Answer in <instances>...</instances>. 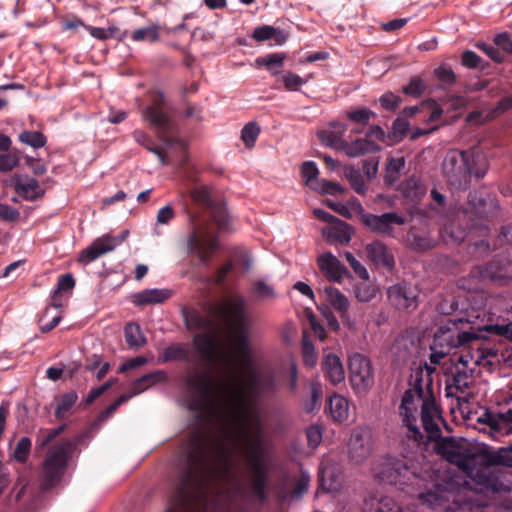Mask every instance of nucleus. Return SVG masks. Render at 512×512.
<instances>
[{"instance_id":"nucleus-1","label":"nucleus","mask_w":512,"mask_h":512,"mask_svg":"<svg viewBox=\"0 0 512 512\" xmlns=\"http://www.w3.org/2000/svg\"><path fill=\"white\" fill-rule=\"evenodd\" d=\"M235 466L221 440L194 432L177 460V475L166 512H250L247 491L239 482L228 483Z\"/></svg>"},{"instance_id":"nucleus-2","label":"nucleus","mask_w":512,"mask_h":512,"mask_svg":"<svg viewBox=\"0 0 512 512\" xmlns=\"http://www.w3.org/2000/svg\"><path fill=\"white\" fill-rule=\"evenodd\" d=\"M182 316L189 331H203L193 337V346L206 366V370L193 369L185 377V385L193 394L191 408L200 412L213 411L233 403L240 395L247 396L242 388L234 389L229 382H217L214 369L218 361V349L210 332L215 323L209 313L195 308H182Z\"/></svg>"},{"instance_id":"nucleus-3","label":"nucleus","mask_w":512,"mask_h":512,"mask_svg":"<svg viewBox=\"0 0 512 512\" xmlns=\"http://www.w3.org/2000/svg\"><path fill=\"white\" fill-rule=\"evenodd\" d=\"M235 412V448L246 461L251 472L253 493L264 501L267 497L268 450L265 442L262 420L259 412L247 399L240 395L228 404Z\"/></svg>"},{"instance_id":"nucleus-4","label":"nucleus","mask_w":512,"mask_h":512,"mask_svg":"<svg viewBox=\"0 0 512 512\" xmlns=\"http://www.w3.org/2000/svg\"><path fill=\"white\" fill-rule=\"evenodd\" d=\"M437 453L462 470L479 487L480 491L495 493L509 490V485L494 473L493 467L512 468V450L510 448L472 451L454 438L448 437L438 442Z\"/></svg>"},{"instance_id":"nucleus-5","label":"nucleus","mask_w":512,"mask_h":512,"mask_svg":"<svg viewBox=\"0 0 512 512\" xmlns=\"http://www.w3.org/2000/svg\"><path fill=\"white\" fill-rule=\"evenodd\" d=\"M435 368L427 363L414 369L411 373L410 389L405 391L399 407L404 425L408 428L409 437L416 442L423 440V434L417 426V401H421V422L430 440L441 437V429L437 419H441L440 410L435 402L432 375Z\"/></svg>"},{"instance_id":"nucleus-6","label":"nucleus","mask_w":512,"mask_h":512,"mask_svg":"<svg viewBox=\"0 0 512 512\" xmlns=\"http://www.w3.org/2000/svg\"><path fill=\"white\" fill-rule=\"evenodd\" d=\"M435 368L427 363L414 369L411 373L410 389L405 391L399 407L404 425L408 428L409 437L416 442L423 440V434L417 426V401H421V422L430 440L441 437V429L437 419H441L440 410L435 402L432 375Z\"/></svg>"},{"instance_id":"nucleus-7","label":"nucleus","mask_w":512,"mask_h":512,"mask_svg":"<svg viewBox=\"0 0 512 512\" xmlns=\"http://www.w3.org/2000/svg\"><path fill=\"white\" fill-rule=\"evenodd\" d=\"M466 489L457 476L445 475L432 487L418 495L423 506L435 512H484V507L475 504L466 496ZM363 512H403L389 496H370L365 499Z\"/></svg>"},{"instance_id":"nucleus-8","label":"nucleus","mask_w":512,"mask_h":512,"mask_svg":"<svg viewBox=\"0 0 512 512\" xmlns=\"http://www.w3.org/2000/svg\"><path fill=\"white\" fill-rule=\"evenodd\" d=\"M193 200L205 210L208 220L199 221L192 217L193 229L188 237V250L198 256L199 262L208 265L217 249V235L212 229L211 223L215 224L219 231L228 227V214L225 206L215 203L207 187H200L192 192Z\"/></svg>"},{"instance_id":"nucleus-9","label":"nucleus","mask_w":512,"mask_h":512,"mask_svg":"<svg viewBox=\"0 0 512 512\" xmlns=\"http://www.w3.org/2000/svg\"><path fill=\"white\" fill-rule=\"evenodd\" d=\"M486 159L472 151L450 150L442 162V174L447 184L456 190L468 189L471 176L481 179L486 175Z\"/></svg>"},{"instance_id":"nucleus-10","label":"nucleus","mask_w":512,"mask_h":512,"mask_svg":"<svg viewBox=\"0 0 512 512\" xmlns=\"http://www.w3.org/2000/svg\"><path fill=\"white\" fill-rule=\"evenodd\" d=\"M170 111L171 107L164 93L156 90L150 94V103L143 110V118L167 146L180 145L182 141L173 135L175 122Z\"/></svg>"},{"instance_id":"nucleus-11","label":"nucleus","mask_w":512,"mask_h":512,"mask_svg":"<svg viewBox=\"0 0 512 512\" xmlns=\"http://www.w3.org/2000/svg\"><path fill=\"white\" fill-rule=\"evenodd\" d=\"M372 472L379 482L399 488L418 478L415 463L406 457L383 456L374 462Z\"/></svg>"},{"instance_id":"nucleus-12","label":"nucleus","mask_w":512,"mask_h":512,"mask_svg":"<svg viewBox=\"0 0 512 512\" xmlns=\"http://www.w3.org/2000/svg\"><path fill=\"white\" fill-rule=\"evenodd\" d=\"M75 447L69 439H61L49 447L43 461L41 486L44 490H50L61 481Z\"/></svg>"},{"instance_id":"nucleus-13","label":"nucleus","mask_w":512,"mask_h":512,"mask_svg":"<svg viewBox=\"0 0 512 512\" xmlns=\"http://www.w3.org/2000/svg\"><path fill=\"white\" fill-rule=\"evenodd\" d=\"M449 322L458 329L459 324H474L475 328L479 331H485L491 335L499 336L509 340L512 334V322H507L505 319H494V315L488 313L486 310L474 309L464 316H455Z\"/></svg>"},{"instance_id":"nucleus-14","label":"nucleus","mask_w":512,"mask_h":512,"mask_svg":"<svg viewBox=\"0 0 512 512\" xmlns=\"http://www.w3.org/2000/svg\"><path fill=\"white\" fill-rule=\"evenodd\" d=\"M496 209L494 200H486L479 196L477 192H470L468 195L467 206L463 210L464 220H468L469 230L479 228L480 231L486 232L488 225L486 224L494 217L493 210Z\"/></svg>"},{"instance_id":"nucleus-15","label":"nucleus","mask_w":512,"mask_h":512,"mask_svg":"<svg viewBox=\"0 0 512 512\" xmlns=\"http://www.w3.org/2000/svg\"><path fill=\"white\" fill-rule=\"evenodd\" d=\"M349 381L356 393H365L374 385V372L370 359L354 353L348 359Z\"/></svg>"},{"instance_id":"nucleus-16","label":"nucleus","mask_w":512,"mask_h":512,"mask_svg":"<svg viewBox=\"0 0 512 512\" xmlns=\"http://www.w3.org/2000/svg\"><path fill=\"white\" fill-rule=\"evenodd\" d=\"M374 449L373 434L369 427L358 426L352 430L348 443V457L354 464L367 460Z\"/></svg>"},{"instance_id":"nucleus-17","label":"nucleus","mask_w":512,"mask_h":512,"mask_svg":"<svg viewBox=\"0 0 512 512\" xmlns=\"http://www.w3.org/2000/svg\"><path fill=\"white\" fill-rule=\"evenodd\" d=\"M362 224L372 233L384 236H394V226H402L406 218L396 212H385L380 215L365 213L361 215Z\"/></svg>"},{"instance_id":"nucleus-18","label":"nucleus","mask_w":512,"mask_h":512,"mask_svg":"<svg viewBox=\"0 0 512 512\" xmlns=\"http://www.w3.org/2000/svg\"><path fill=\"white\" fill-rule=\"evenodd\" d=\"M503 277L500 270L493 264L475 266L467 277L458 280V287L468 292H478L489 282L498 281Z\"/></svg>"},{"instance_id":"nucleus-19","label":"nucleus","mask_w":512,"mask_h":512,"mask_svg":"<svg viewBox=\"0 0 512 512\" xmlns=\"http://www.w3.org/2000/svg\"><path fill=\"white\" fill-rule=\"evenodd\" d=\"M388 299L397 310L414 311L418 306V293L414 287L406 283H398L387 291Z\"/></svg>"},{"instance_id":"nucleus-20","label":"nucleus","mask_w":512,"mask_h":512,"mask_svg":"<svg viewBox=\"0 0 512 512\" xmlns=\"http://www.w3.org/2000/svg\"><path fill=\"white\" fill-rule=\"evenodd\" d=\"M478 421L490 428L493 437L512 435V408L501 413L486 411Z\"/></svg>"},{"instance_id":"nucleus-21","label":"nucleus","mask_w":512,"mask_h":512,"mask_svg":"<svg viewBox=\"0 0 512 512\" xmlns=\"http://www.w3.org/2000/svg\"><path fill=\"white\" fill-rule=\"evenodd\" d=\"M368 259L377 267L389 272L395 268V259L388 247L381 241L375 240L365 246Z\"/></svg>"},{"instance_id":"nucleus-22","label":"nucleus","mask_w":512,"mask_h":512,"mask_svg":"<svg viewBox=\"0 0 512 512\" xmlns=\"http://www.w3.org/2000/svg\"><path fill=\"white\" fill-rule=\"evenodd\" d=\"M247 389L251 396L275 392L277 385L274 374L272 372L251 371L248 376Z\"/></svg>"},{"instance_id":"nucleus-23","label":"nucleus","mask_w":512,"mask_h":512,"mask_svg":"<svg viewBox=\"0 0 512 512\" xmlns=\"http://www.w3.org/2000/svg\"><path fill=\"white\" fill-rule=\"evenodd\" d=\"M320 271L331 282H340L348 275L347 268L330 252H325L317 260Z\"/></svg>"},{"instance_id":"nucleus-24","label":"nucleus","mask_w":512,"mask_h":512,"mask_svg":"<svg viewBox=\"0 0 512 512\" xmlns=\"http://www.w3.org/2000/svg\"><path fill=\"white\" fill-rule=\"evenodd\" d=\"M471 330L468 331H458L456 334L451 332V329L448 328L446 334V338L448 341L449 347H467L472 350H476V348H481V336L476 332L478 331L475 328L474 324H471Z\"/></svg>"},{"instance_id":"nucleus-25","label":"nucleus","mask_w":512,"mask_h":512,"mask_svg":"<svg viewBox=\"0 0 512 512\" xmlns=\"http://www.w3.org/2000/svg\"><path fill=\"white\" fill-rule=\"evenodd\" d=\"M321 369L325 378L332 384L338 385L345 379V372L340 358L334 353H327L322 362Z\"/></svg>"},{"instance_id":"nucleus-26","label":"nucleus","mask_w":512,"mask_h":512,"mask_svg":"<svg viewBox=\"0 0 512 512\" xmlns=\"http://www.w3.org/2000/svg\"><path fill=\"white\" fill-rule=\"evenodd\" d=\"M115 247L113 239L109 236L98 238L92 242L86 249L82 250L79 255V262L88 264L102 255L112 251Z\"/></svg>"},{"instance_id":"nucleus-27","label":"nucleus","mask_w":512,"mask_h":512,"mask_svg":"<svg viewBox=\"0 0 512 512\" xmlns=\"http://www.w3.org/2000/svg\"><path fill=\"white\" fill-rule=\"evenodd\" d=\"M473 372L474 370L466 364L453 365L450 370L452 384H447L446 390L449 391L451 388H455L457 391L465 392L473 383Z\"/></svg>"},{"instance_id":"nucleus-28","label":"nucleus","mask_w":512,"mask_h":512,"mask_svg":"<svg viewBox=\"0 0 512 512\" xmlns=\"http://www.w3.org/2000/svg\"><path fill=\"white\" fill-rule=\"evenodd\" d=\"M352 233L353 230L351 226L341 220H337L333 225L322 230L323 237L330 244H348L351 240Z\"/></svg>"},{"instance_id":"nucleus-29","label":"nucleus","mask_w":512,"mask_h":512,"mask_svg":"<svg viewBox=\"0 0 512 512\" xmlns=\"http://www.w3.org/2000/svg\"><path fill=\"white\" fill-rule=\"evenodd\" d=\"M406 245L412 251L425 252L434 248L436 241L428 233L412 227L407 233Z\"/></svg>"},{"instance_id":"nucleus-30","label":"nucleus","mask_w":512,"mask_h":512,"mask_svg":"<svg viewBox=\"0 0 512 512\" xmlns=\"http://www.w3.org/2000/svg\"><path fill=\"white\" fill-rule=\"evenodd\" d=\"M171 296L168 289H146L133 295V303L137 306L163 303Z\"/></svg>"},{"instance_id":"nucleus-31","label":"nucleus","mask_w":512,"mask_h":512,"mask_svg":"<svg viewBox=\"0 0 512 512\" xmlns=\"http://www.w3.org/2000/svg\"><path fill=\"white\" fill-rule=\"evenodd\" d=\"M289 37V34L282 29L270 25L258 26L252 33V38L257 42L274 40L276 45H283Z\"/></svg>"},{"instance_id":"nucleus-32","label":"nucleus","mask_w":512,"mask_h":512,"mask_svg":"<svg viewBox=\"0 0 512 512\" xmlns=\"http://www.w3.org/2000/svg\"><path fill=\"white\" fill-rule=\"evenodd\" d=\"M219 312L229 322L241 318L248 314L246 300L242 296L237 295L220 306Z\"/></svg>"},{"instance_id":"nucleus-33","label":"nucleus","mask_w":512,"mask_h":512,"mask_svg":"<svg viewBox=\"0 0 512 512\" xmlns=\"http://www.w3.org/2000/svg\"><path fill=\"white\" fill-rule=\"evenodd\" d=\"M381 147L373 140L367 138H359L355 141L348 143L343 150L349 157H359L366 153H373L380 151Z\"/></svg>"},{"instance_id":"nucleus-34","label":"nucleus","mask_w":512,"mask_h":512,"mask_svg":"<svg viewBox=\"0 0 512 512\" xmlns=\"http://www.w3.org/2000/svg\"><path fill=\"white\" fill-rule=\"evenodd\" d=\"M15 191L24 199L33 201L43 196L44 192L39 189V182L35 178H27L23 183L20 176H15Z\"/></svg>"},{"instance_id":"nucleus-35","label":"nucleus","mask_w":512,"mask_h":512,"mask_svg":"<svg viewBox=\"0 0 512 512\" xmlns=\"http://www.w3.org/2000/svg\"><path fill=\"white\" fill-rule=\"evenodd\" d=\"M167 380V373L163 370H156L147 374H144L140 378L136 379L131 384V390L133 394H140L149 387Z\"/></svg>"},{"instance_id":"nucleus-36","label":"nucleus","mask_w":512,"mask_h":512,"mask_svg":"<svg viewBox=\"0 0 512 512\" xmlns=\"http://www.w3.org/2000/svg\"><path fill=\"white\" fill-rule=\"evenodd\" d=\"M66 429V424H62L56 428H40L35 434V450L38 453L50 445L59 435Z\"/></svg>"},{"instance_id":"nucleus-37","label":"nucleus","mask_w":512,"mask_h":512,"mask_svg":"<svg viewBox=\"0 0 512 512\" xmlns=\"http://www.w3.org/2000/svg\"><path fill=\"white\" fill-rule=\"evenodd\" d=\"M190 360V350L185 343H176L167 346L159 356V361L166 363L170 361H185Z\"/></svg>"},{"instance_id":"nucleus-38","label":"nucleus","mask_w":512,"mask_h":512,"mask_svg":"<svg viewBox=\"0 0 512 512\" xmlns=\"http://www.w3.org/2000/svg\"><path fill=\"white\" fill-rule=\"evenodd\" d=\"M287 55L283 52L270 53L256 58L257 67H265L272 75L276 76L282 71Z\"/></svg>"},{"instance_id":"nucleus-39","label":"nucleus","mask_w":512,"mask_h":512,"mask_svg":"<svg viewBox=\"0 0 512 512\" xmlns=\"http://www.w3.org/2000/svg\"><path fill=\"white\" fill-rule=\"evenodd\" d=\"M327 300L330 305L338 311L342 320L348 317L349 300L342 294L337 288L327 287L325 288Z\"/></svg>"},{"instance_id":"nucleus-40","label":"nucleus","mask_w":512,"mask_h":512,"mask_svg":"<svg viewBox=\"0 0 512 512\" xmlns=\"http://www.w3.org/2000/svg\"><path fill=\"white\" fill-rule=\"evenodd\" d=\"M125 342L130 349L138 350L146 345L147 340L137 323H127L124 327Z\"/></svg>"},{"instance_id":"nucleus-41","label":"nucleus","mask_w":512,"mask_h":512,"mask_svg":"<svg viewBox=\"0 0 512 512\" xmlns=\"http://www.w3.org/2000/svg\"><path fill=\"white\" fill-rule=\"evenodd\" d=\"M344 132L345 127L343 126L340 131L321 130L317 135L323 145L343 151L346 147V141L342 138Z\"/></svg>"},{"instance_id":"nucleus-42","label":"nucleus","mask_w":512,"mask_h":512,"mask_svg":"<svg viewBox=\"0 0 512 512\" xmlns=\"http://www.w3.org/2000/svg\"><path fill=\"white\" fill-rule=\"evenodd\" d=\"M161 26L158 24H150L146 27L138 28L130 34V38L134 42H150L154 43L160 39Z\"/></svg>"},{"instance_id":"nucleus-43","label":"nucleus","mask_w":512,"mask_h":512,"mask_svg":"<svg viewBox=\"0 0 512 512\" xmlns=\"http://www.w3.org/2000/svg\"><path fill=\"white\" fill-rule=\"evenodd\" d=\"M31 449V439L27 436H23L16 443L13 451L10 454V459L20 464H26L29 460Z\"/></svg>"},{"instance_id":"nucleus-44","label":"nucleus","mask_w":512,"mask_h":512,"mask_svg":"<svg viewBox=\"0 0 512 512\" xmlns=\"http://www.w3.org/2000/svg\"><path fill=\"white\" fill-rule=\"evenodd\" d=\"M453 347L448 346V341L445 333L436 335L433 345L431 346L432 353L430 354V362L432 364H440L441 360L450 352Z\"/></svg>"},{"instance_id":"nucleus-45","label":"nucleus","mask_w":512,"mask_h":512,"mask_svg":"<svg viewBox=\"0 0 512 512\" xmlns=\"http://www.w3.org/2000/svg\"><path fill=\"white\" fill-rule=\"evenodd\" d=\"M344 175L357 194L364 196L367 193L368 188L359 169L354 166H347L344 169Z\"/></svg>"},{"instance_id":"nucleus-46","label":"nucleus","mask_w":512,"mask_h":512,"mask_svg":"<svg viewBox=\"0 0 512 512\" xmlns=\"http://www.w3.org/2000/svg\"><path fill=\"white\" fill-rule=\"evenodd\" d=\"M476 354L475 364L492 366L498 361V350L494 347L487 346L483 340H481V348H476ZM470 358L473 359L474 356Z\"/></svg>"},{"instance_id":"nucleus-47","label":"nucleus","mask_w":512,"mask_h":512,"mask_svg":"<svg viewBox=\"0 0 512 512\" xmlns=\"http://www.w3.org/2000/svg\"><path fill=\"white\" fill-rule=\"evenodd\" d=\"M329 408L334 420L342 422L348 417V402L339 395H334L329 400Z\"/></svg>"},{"instance_id":"nucleus-48","label":"nucleus","mask_w":512,"mask_h":512,"mask_svg":"<svg viewBox=\"0 0 512 512\" xmlns=\"http://www.w3.org/2000/svg\"><path fill=\"white\" fill-rule=\"evenodd\" d=\"M75 286V279L71 274H64L58 278L57 287L52 295V305L55 308L62 306L59 296L62 292L71 291Z\"/></svg>"},{"instance_id":"nucleus-49","label":"nucleus","mask_w":512,"mask_h":512,"mask_svg":"<svg viewBox=\"0 0 512 512\" xmlns=\"http://www.w3.org/2000/svg\"><path fill=\"white\" fill-rule=\"evenodd\" d=\"M78 400V395L75 391H71L61 395L59 403L55 409V417L62 420L66 417L67 412L74 406Z\"/></svg>"},{"instance_id":"nucleus-50","label":"nucleus","mask_w":512,"mask_h":512,"mask_svg":"<svg viewBox=\"0 0 512 512\" xmlns=\"http://www.w3.org/2000/svg\"><path fill=\"white\" fill-rule=\"evenodd\" d=\"M18 139L21 143L29 145L34 149L42 148L47 143L46 136L39 131L25 130L19 134Z\"/></svg>"},{"instance_id":"nucleus-51","label":"nucleus","mask_w":512,"mask_h":512,"mask_svg":"<svg viewBox=\"0 0 512 512\" xmlns=\"http://www.w3.org/2000/svg\"><path fill=\"white\" fill-rule=\"evenodd\" d=\"M235 350L244 364L251 363V347L248 334L235 335Z\"/></svg>"},{"instance_id":"nucleus-52","label":"nucleus","mask_w":512,"mask_h":512,"mask_svg":"<svg viewBox=\"0 0 512 512\" xmlns=\"http://www.w3.org/2000/svg\"><path fill=\"white\" fill-rule=\"evenodd\" d=\"M404 166L405 160L403 157L390 158L386 164L385 183L393 185L398 180V175Z\"/></svg>"},{"instance_id":"nucleus-53","label":"nucleus","mask_w":512,"mask_h":512,"mask_svg":"<svg viewBox=\"0 0 512 512\" xmlns=\"http://www.w3.org/2000/svg\"><path fill=\"white\" fill-rule=\"evenodd\" d=\"M21 152L18 149H10L0 155V171L9 172L18 166Z\"/></svg>"},{"instance_id":"nucleus-54","label":"nucleus","mask_w":512,"mask_h":512,"mask_svg":"<svg viewBox=\"0 0 512 512\" xmlns=\"http://www.w3.org/2000/svg\"><path fill=\"white\" fill-rule=\"evenodd\" d=\"M260 126L256 122L247 123L241 131V140L247 148H252L260 134Z\"/></svg>"},{"instance_id":"nucleus-55","label":"nucleus","mask_w":512,"mask_h":512,"mask_svg":"<svg viewBox=\"0 0 512 512\" xmlns=\"http://www.w3.org/2000/svg\"><path fill=\"white\" fill-rule=\"evenodd\" d=\"M378 288L376 285L362 282L355 287V296L360 302H370L373 300L377 293Z\"/></svg>"},{"instance_id":"nucleus-56","label":"nucleus","mask_w":512,"mask_h":512,"mask_svg":"<svg viewBox=\"0 0 512 512\" xmlns=\"http://www.w3.org/2000/svg\"><path fill=\"white\" fill-rule=\"evenodd\" d=\"M251 294L258 299H273L276 297L274 288L263 280H255L252 283Z\"/></svg>"},{"instance_id":"nucleus-57","label":"nucleus","mask_w":512,"mask_h":512,"mask_svg":"<svg viewBox=\"0 0 512 512\" xmlns=\"http://www.w3.org/2000/svg\"><path fill=\"white\" fill-rule=\"evenodd\" d=\"M374 116L375 113L367 108L356 109L347 113V118L349 120L362 126L367 125L370 122V119Z\"/></svg>"},{"instance_id":"nucleus-58","label":"nucleus","mask_w":512,"mask_h":512,"mask_svg":"<svg viewBox=\"0 0 512 512\" xmlns=\"http://www.w3.org/2000/svg\"><path fill=\"white\" fill-rule=\"evenodd\" d=\"M425 88V83L420 77H413L411 78L409 84L402 88V91L406 95L420 97L423 94Z\"/></svg>"},{"instance_id":"nucleus-59","label":"nucleus","mask_w":512,"mask_h":512,"mask_svg":"<svg viewBox=\"0 0 512 512\" xmlns=\"http://www.w3.org/2000/svg\"><path fill=\"white\" fill-rule=\"evenodd\" d=\"M491 251L490 244L488 241L481 239L474 243L469 244L468 252L476 258H485Z\"/></svg>"},{"instance_id":"nucleus-60","label":"nucleus","mask_w":512,"mask_h":512,"mask_svg":"<svg viewBox=\"0 0 512 512\" xmlns=\"http://www.w3.org/2000/svg\"><path fill=\"white\" fill-rule=\"evenodd\" d=\"M461 63L467 68H480L484 69V61L472 50L463 52L461 57Z\"/></svg>"},{"instance_id":"nucleus-61","label":"nucleus","mask_w":512,"mask_h":512,"mask_svg":"<svg viewBox=\"0 0 512 512\" xmlns=\"http://www.w3.org/2000/svg\"><path fill=\"white\" fill-rule=\"evenodd\" d=\"M476 47L482 50L489 58L497 63H502L505 59V55L496 47V45L479 42L476 44Z\"/></svg>"},{"instance_id":"nucleus-62","label":"nucleus","mask_w":512,"mask_h":512,"mask_svg":"<svg viewBox=\"0 0 512 512\" xmlns=\"http://www.w3.org/2000/svg\"><path fill=\"white\" fill-rule=\"evenodd\" d=\"M301 174L305 179V183L313 188L312 181L315 180L319 174L317 165L313 161H306L301 166Z\"/></svg>"},{"instance_id":"nucleus-63","label":"nucleus","mask_w":512,"mask_h":512,"mask_svg":"<svg viewBox=\"0 0 512 512\" xmlns=\"http://www.w3.org/2000/svg\"><path fill=\"white\" fill-rule=\"evenodd\" d=\"M379 102L385 110L393 112L399 107L402 99L392 92H386L379 98Z\"/></svg>"},{"instance_id":"nucleus-64","label":"nucleus","mask_w":512,"mask_h":512,"mask_svg":"<svg viewBox=\"0 0 512 512\" xmlns=\"http://www.w3.org/2000/svg\"><path fill=\"white\" fill-rule=\"evenodd\" d=\"M459 310V300L456 297H447L437 305V311L443 315H450Z\"/></svg>"}]
</instances>
